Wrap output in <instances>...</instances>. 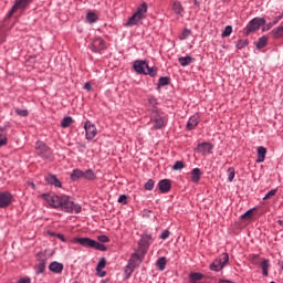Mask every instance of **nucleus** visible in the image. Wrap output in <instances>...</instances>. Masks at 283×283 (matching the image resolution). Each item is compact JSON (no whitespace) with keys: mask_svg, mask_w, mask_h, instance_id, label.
Segmentation results:
<instances>
[{"mask_svg":"<svg viewBox=\"0 0 283 283\" xmlns=\"http://www.w3.org/2000/svg\"><path fill=\"white\" fill-rule=\"evenodd\" d=\"M199 124H200V115L195 114L189 118L187 123V129L191 132L192 129H196V127H198Z\"/></svg>","mask_w":283,"mask_h":283,"instance_id":"obj_14","label":"nucleus"},{"mask_svg":"<svg viewBox=\"0 0 283 283\" xmlns=\"http://www.w3.org/2000/svg\"><path fill=\"white\" fill-rule=\"evenodd\" d=\"M72 123H74V119L71 116H66L62 119L61 127H63V129H67Z\"/></svg>","mask_w":283,"mask_h":283,"instance_id":"obj_32","label":"nucleus"},{"mask_svg":"<svg viewBox=\"0 0 283 283\" xmlns=\"http://www.w3.org/2000/svg\"><path fill=\"white\" fill-rule=\"evenodd\" d=\"M147 10H149V6L147 4V2H143L135 11V14H138L145 20L147 19Z\"/></svg>","mask_w":283,"mask_h":283,"instance_id":"obj_21","label":"nucleus"},{"mask_svg":"<svg viewBox=\"0 0 283 283\" xmlns=\"http://www.w3.org/2000/svg\"><path fill=\"white\" fill-rule=\"evenodd\" d=\"M247 45H249V40H247V39H244V40L240 39V40H238V42H237V44H235V48H237V50H242V49L247 48Z\"/></svg>","mask_w":283,"mask_h":283,"instance_id":"obj_36","label":"nucleus"},{"mask_svg":"<svg viewBox=\"0 0 283 283\" xmlns=\"http://www.w3.org/2000/svg\"><path fill=\"white\" fill-rule=\"evenodd\" d=\"M117 202L122 205H127V196L126 195H120L117 199Z\"/></svg>","mask_w":283,"mask_h":283,"instance_id":"obj_48","label":"nucleus"},{"mask_svg":"<svg viewBox=\"0 0 283 283\" xmlns=\"http://www.w3.org/2000/svg\"><path fill=\"white\" fill-rule=\"evenodd\" d=\"M169 83H170L169 77H167V76L160 77L158 87H165V86L169 85Z\"/></svg>","mask_w":283,"mask_h":283,"instance_id":"obj_41","label":"nucleus"},{"mask_svg":"<svg viewBox=\"0 0 283 283\" xmlns=\"http://www.w3.org/2000/svg\"><path fill=\"white\" fill-rule=\"evenodd\" d=\"M49 271H51V273H55V275L63 273V263L57 261L51 262L49 265Z\"/></svg>","mask_w":283,"mask_h":283,"instance_id":"obj_18","label":"nucleus"},{"mask_svg":"<svg viewBox=\"0 0 283 283\" xmlns=\"http://www.w3.org/2000/svg\"><path fill=\"white\" fill-rule=\"evenodd\" d=\"M12 193L10 191H0V209H6L12 205Z\"/></svg>","mask_w":283,"mask_h":283,"instance_id":"obj_7","label":"nucleus"},{"mask_svg":"<svg viewBox=\"0 0 283 283\" xmlns=\"http://www.w3.org/2000/svg\"><path fill=\"white\" fill-rule=\"evenodd\" d=\"M172 169L175 171H180V169H185V163L176 161L175 165L172 166Z\"/></svg>","mask_w":283,"mask_h":283,"instance_id":"obj_43","label":"nucleus"},{"mask_svg":"<svg viewBox=\"0 0 283 283\" xmlns=\"http://www.w3.org/2000/svg\"><path fill=\"white\" fill-rule=\"evenodd\" d=\"M260 268L262 270V275L264 277H269V269H271V260L264 259L263 261H261Z\"/></svg>","mask_w":283,"mask_h":283,"instance_id":"obj_23","label":"nucleus"},{"mask_svg":"<svg viewBox=\"0 0 283 283\" xmlns=\"http://www.w3.org/2000/svg\"><path fill=\"white\" fill-rule=\"evenodd\" d=\"M84 179L85 180H96V172L92 169H87L84 171Z\"/></svg>","mask_w":283,"mask_h":283,"instance_id":"obj_31","label":"nucleus"},{"mask_svg":"<svg viewBox=\"0 0 283 283\" xmlns=\"http://www.w3.org/2000/svg\"><path fill=\"white\" fill-rule=\"evenodd\" d=\"M251 216H253V210L252 209H250V210H248L245 213H243L242 216H241V218H251Z\"/></svg>","mask_w":283,"mask_h":283,"instance_id":"obj_52","label":"nucleus"},{"mask_svg":"<svg viewBox=\"0 0 283 283\" xmlns=\"http://www.w3.org/2000/svg\"><path fill=\"white\" fill-rule=\"evenodd\" d=\"M273 25H275L273 22H269V23L265 24V27L263 28V32H266V30H271V28H273Z\"/></svg>","mask_w":283,"mask_h":283,"instance_id":"obj_53","label":"nucleus"},{"mask_svg":"<svg viewBox=\"0 0 283 283\" xmlns=\"http://www.w3.org/2000/svg\"><path fill=\"white\" fill-rule=\"evenodd\" d=\"M136 268H134L133 265H130L129 263L125 266L124 269V275L126 277V280H129L132 277V273H134Z\"/></svg>","mask_w":283,"mask_h":283,"instance_id":"obj_33","label":"nucleus"},{"mask_svg":"<svg viewBox=\"0 0 283 283\" xmlns=\"http://www.w3.org/2000/svg\"><path fill=\"white\" fill-rule=\"evenodd\" d=\"M165 127H167V119L160 115H157L154 118V129H163Z\"/></svg>","mask_w":283,"mask_h":283,"instance_id":"obj_19","label":"nucleus"},{"mask_svg":"<svg viewBox=\"0 0 283 283\" xmlns=\"http://www.w3.org/2000/svg\"><path fill=\"white\" fill-rule=\"evenodd\" d=\"M97 240L99 241V242H109V237H107V235H105V234H102V235H99L98 238H97Z\"/></svg>","mask_w":283,"mask_h":283,"instance_id":"obj_49","label":"nucleus"},{"mask_svg":"<svg viewBox=\"0 0 283 283\" xmlns=\"http://www.w3.org/2000/svg\"><path fill=\"white\" fill-rule=\"evenodd\" d=\"M18 283H31L30 279H20Z\"/></svg>","mask_w":283,"mask_h":283,"instance_id":"obj_55","label":"nucleus"},{"mask_svg":"<svg viewBox=\"0 0 283 283\" xmlns=\"http://www.w3.org/2000/svg\"><path fill=\"white\" fill-rule=\"evenodd\" d=\"M195 6H198L200 2L198 0H193Z\"/></svg>","mask_w":283,"mask_h":283,"instance_id":"obj_59","label":"nucleus"},{"mask_svg":"<svg viewBox=\"0 0 283 283\" xmlns=\"http://www.w3.org/2000/svg\"><path fill=\"white\" fill-rule=\"evenodd\" d=\"M228 181L233 182V178H235V169L233 167H230L228 169Z\"/></svg>","mask_w":283,"mask_h":283,"instance_id":"obj_42","label":"nucleus"},{"mask_svg":"<svg viewBox=\"0 0 283 283\" xmlns=\"http://www.w3.org/2000/svg\"><path fill=\"white\" fill-rule=\"evenodd\" d=\"M233 32V27L227 25L226 29L223 30L221 36L224 39L227 36H231V33Z\"/></svg>","mask_w":283,"mask_h":283,"instance_id":"obj_40","label":"nucleus"},{"mask_svg":"<svg viewBox=\"0 0 283 283\" xmlns=\"http://www.w3.org/2000/svg\"><path fill=\"white\" fill-rule=\"evenodd\" d=\"M59 238L64 242L65 238H63V235L59 234Z\"/></svg>","mask_w":283,"mask_h":283,"instance_id":"obj_58","label":"nucleus"},{"mask_svg":"<svg viewBox=\"0 0 283 283\" xmlns=\"http://www.w3.org/2000/svg\"><path fill=\"white\" fill-rule=\"evenodd\" d=\"M189 277H190V283H198L200 282V280L205 279V274L199 272H193V273H190Z\"/></svg>","mask_w":283,"mask_h":283,"instance_id":"obj_28","label":"nucleus"},{"mask_svg":"<svg viewBox=\"0 0 283 283\" xmlns=\"http://www.w3.org/2000/svg\"><path fill=\"white\" fill-rule=\"evenodd\" d=\"M148 103L149 105H153V107H156V105H158V99H156V97H149Z\"/></svg>","mask_w":283,"mask_h":283,"instance_id":"obj_50","label":"nucleus"},{"mask_svg":"<svg viewBox=\"0 0 283 283\" xmlns=\"http://www.w3.org/2000/svg\"><path fill=\"white\" fill-rule=\"evenodd\" d=\"M268 43H269V36L262 35L261 38H259L256 42V50H262L266 48Z\"/></svg>","mask_w":283,"mask_h":283,"instance_id":"obj_26","label":"nucleus"},{"mask_svg":"<svg viewBox=\"0 0 283 283\" xmlns=\"http://www.w3.org/2000/svg\"><path fill=\"white\" fill-rule=\"evenodd\" d=\"M156 265L158 266L159 271H165V266H167V258H159L156 262Z\"/></svg>","mask_w":283,"mask_h":283,"instance_id":"obj_34","label":"nucleus"},{"mask_svg":"<svg viewBox=\"0 0 283 283\" xmlns=\"http://www.w3.org/2000/svg\"><path fill=\"white\" fill-rule=\"evenodd\" d=\"M86 21H88V23H96V21H98V15H96L94 12H88L86 15Z\"/></svg>","mask_w":283,"mask_h":283,"instance_id":"obj_35","label":"nucleus"},{"mask_svg":"<svg viewBox=\"0 0 283 283\" xmlns=\"http://www.w3.org/2000/svg\"><path fill=\"white\" fill-rule=\"evenodd\" d=\"M218 283H235V282H233L231 280H219Z\"/></svg>","mask_w":283,"mask_h":283,"instance_id":"obj_57","label":"nucleus"},{"mask_svg":"<svg viewBox=\"0 0 283 283\" xmlns=\"http://www.w3.org/2000/svg\"><path fill=\"white\" fill-rule=\"evenodd\" d=\"M265 158H266V149L264 148V146H261L258 148L256 163H264Z\"/></svg>","mask_w":283,"mask_h":283,"instance_id":"obj_27","label":"nucleus"},{"mask_svg":"<svg viewBox=\"0 0 283 283\" xmlns=\"http://www.w3.org/2000/svg\"><path fill=\"white\" fill-rule=\"evenodd\" d=\"M8 145V130L6 127H0V147Z\"/></svg>","mask_w":283,"mask_h":283,"instance_id":"obj_25","label":"nucleus"},{"mask_svg":"<svg viewBox=\"0 0 283 283\" xmlns=\"http://www.w3.org/2000/svg\"><path fill=\"white\" fill-rule=\"evenodd\" d=\"M275 193H277V189H272V190H270V191L263 197V200H271V198H273V196H275Z\"/></svg>","mask_w":283,"mask_h":283,"instance_id":"obj_45","label":"nucleus"},{"mask_svg":"<svg viewBox=\"0 0 283 283\" xmlns=\"http://www.w3.org/2000/svg\"><path fill=\"white\" fill-rule=\"evenodd\" d=\"M195 61H196V57L191 55L178 57V62L180 63L181 67H187L188 65H191V63H195Z\"/></svg>","mask_w":283,"mask_h":283,"instance_id":"obj_22","label":"nucleus"},{"mask_svg":"<svg viewBox=\"0 0 283 283\" xmlns=\"http://www.w3.org/2000/svg\"><path fill=\"white\" fill-rule=\"evenodd\" d=\"M169 235H170L169 230H165L164 232H161L160 239L161 240H167V238H169Z\"/></svg>","mask_w":283,"mask_h":283,"instance_id":"obj_51","label":"nucleus"},{"mask_svg":"<svg viewBox=\"0 0 283 283\" xmlns=\"http://www.w3.org/2000/svg\"><path fill=\"white\" fill-rule=\"evenodd\" d=\"M142 244L149 247V244H151V234H143Z\"/></svg>","mask_w":283,"mask_h":283,"instance_id":"obj_38","label":"nucleus"},{"mask_svg":"<svg viewBox=\"0 0 283 283\" xmlns=\"http://www.w3.org/2000/svg\"><path fill=\"white\" fill-rule=\"evenodd\" d=\"M45 180L49 185L57 187V189H61V187H63V184L61 182V180H59V178H56V175H48L45 177Z\"/></svg>","mask_w":283,"mask_h":283,"instance_id":"obj_20","label":"nucleus"},{"mask_svg":"<svg viewBox=\"0 0 283 283\" xmlns=\"http://www.w3.org/2000/svg\"><path fill=\"white\" fill-rule=\"evenodd\" d=\"M171 8L176 17H180V18L185 17V7L182 6V2H180L179 0H175L171 3Z\"/></svg>","mask_w":283,"mask_h":283,"instance_id":"obj_13","label":"nucleus"},{"mask_svg":"<svg viewBox=\"0 0 283 283\" xmlns=\"http://www.w3.org/2000/svg\"><path fill=\"white\" fill-rule=\"evenodd\" d=\"M148 65L149 64L147 63V61L136 60L133 64V67L137 74H145L147 72Z\"/></svg>","mask_w":283,"mask_h":283,"instance_id":"obj_11","label":"nucleus"},{"mask_svg":"<svg viewBox=\"0 0 283 283\" xmlns=\"http://www.w3.org/2000/svg\"><path fill=\"white\" fill-rule=\"evenodd\" d=\"M229 264V253L223 252L219 258L214 259V261L210 264V271H214L216 273H219V271H222L224 266Z\"/></svg>","mask_w":283,"mask_h":283,"instance_id":"obj_4","label":"nucleus"},{"mask_svg":"<svg viewBox=\"0 0 283 283\" xmlns=\"http://www.w3.org/2000/svg\"><path fill=\"white\" fill-rule=\"evenodd\" d=\"M258 258H260V254H253V255H252V262H253V264H255V260H258Z\"/></svg>","mask_w":283,"mask_h":283,"instance_id":"obj_56","label":"nucleus"},{"mask_svg":"<svg viewBox=\"0 0 283 283\" xmlns=\"http://www.w3.org/2000/svg\"><path fill=\"white\" fill-rule=\"evenodd\" d=\"M158 188L161 193H169L171 190V181L169 179H163L158 182Z\"/></svg>","mask_w":283,"mask_h":283,"instance_id":"obj_15","label":"nucleus"},{"mask_svg":"<svg viewBox=\"0 0 283 283\" xmlns=\"http://www.w3.org/2000/svg\"><path fill=\"white\" fill-rule=\"evenodd\" d=\"M84 90H86L87 92H92V84H90V82H86L84 84Z\"/></svg>","mask_w":283,"mask_h":283,"instance_id":"obj_54","label":"nucleus"},{"mask_svg":"<svg viewBox=\"0 0 283 283\" xmlns=\"http://www.w3.org/2000/svg\"><path fill=\"white\" fill-rule=\"evenodd\" d=\"M271 34L274 39H283V25L273 29Z\"/></svg>","mask_w":283,"mask_h":283,"instance_id":"obj_30","label":"nucleus"},{"mask_svg":"<svg viewBox=\"0 0 283 283\" xmlns=\"http://www.w3.org/2000/svg\"><path fill=\"white\" fill-rule=\"evenodd\" d=\"M200 178H202V170H200V168H193L191 170V181L195 182V185H198Z\"/></svg>","mask_w":283,"mask_h":283,"instance_id":"obj_24","label":"nucleus"},{"mask_svg":"<svg viewBox=\"0 0 283 283\" xmlns=\"http://www.w3.org/2000/svg\"><path fill=\"white\" fill-rule=\"evenodd\" d=\"M142 262H143V259L140 258V254H138L137 252H134L128 261V264L134 269H138Z\"/></svg>","mask_w":283,"mask_h":283,"instance_id":"obj_16","label":"nucleus"},{"mask_svg":"<svg viewBox=\"0 0 283 283\" xmlns=\"http://www.w3.org/2000/svg\"><path fill=\"white\" fill-rule=\"evenodd\" d=\"M84 129H85L86 140H94V138H96V134H98V129H96V125H94L92 122L87 120L84 124Z\"/></svg>","mask_w":283,"mask_h":283,"instance_id":"obj_6","label":"nucleus"},{"mask_svg":"<svg viewBox=\"0 0 283 283\" xmlns=\"http://www.w3.org/2000/svg\"><path fill=\"white\" fill-rule=\"evenodd\" d=\"M73 242L81 244V247H85L86 249H95L96 251H107V245L101 242H97L91 238H74Z\"/></svg>","mask_w":283,"mask_h":283,"instance_id":"obj_2","label":"nucleus"},{"mask_svg":"<svg viewBox=\"0 0 283 283\" xmlns=\"http://www.w3.org/2000/svg\"><path fill=\"white\" fill-rule=\"evenodd\" d=\"M156 74H158V69H156L155 66L149 67V65H148L146 69L145 75L154 77V76H156Z\"/></svg>","mask_w":283,"mask_h":283,"instance_id":"obj_37","label":"nucleus"},{"mask_svg":"<svg viewBox=\"0 0 283 283\" xmlns=\"http://www.w3.org/2000/svg\"><path fill=\"white\" fill-rule=\"evenodd\" d=\"M85 171L81 169H74L71 174V180H78L81 178H84Z\"/></svg>","mask_w":283,"mask_h":283,"instance_id":"obj_29","label":"nucleus"},{"mask_svg":"<svg viewBox=\"0 0 283 283\" xmlns=\"http://www.w3.org/2000/svg\"><path fill=\"white\" fill-rule=\"evenodd\" d=\"M264 23H266V20L264 18L252 19L245 27L247 36H249V34H252V32H258V30H260V27L264 25Z\"/></svg>","mask_w":283,"mask_h":283,"instance_id":"obj_5","label":"nucleus"},{"mask_svg":"<svg viewBox=\"0 0 283 283\" xmlns=\"http://www.w3.org/2000/svg\"><path fill=\"white\" fill-rule=\"evenodd\" d=\"M35 154L43 160H52V148L44 142L38 140L35 143Z\"/></svg>","mask_w":283,"mask_h":283,"instance_id":"obj_3","label":"nucleus"},{"mask_svg":"<svg viewBox=\"0 0 283 283\" xmlns=\"http://www.w3.org/2000/svg\"><path fill=\"white\" fill-rule=\"evenodd\" d=\"M32 2V0H15L14 6L12 7V9L9 11L8 17H12V14H14V12H17V10H23L27 6H30V3Z\"/></svg>","mask_w":283,"mask_h":283,"instance_id":"obj_9","label":"nucleus"},{"mask_svg":"<svg viewBox=\"0 0 283 283\" xmlns=\"http://www.w3.org/2000/svg\"><path fill=\"white\" fill-rule=\"evenodd\" d=\"M143 21H145L143 18H140L139 14L135 13L133 14L126 23H124L125 28H134V25H143Z\"/></svg>","mask_w":283,"mask_h":283,"instance_id":"obj_10","label":"nucleus"},{"mask_svg":"<svg viewBox=\"0 0 283 283\" xmlns=\"http://www.w3.org/2000/svg\"><path fill=\"white\" fill-rule=\"evenodd\" d=\"M106 48V42L103 40V38H94V40L91 43V50L92 52H103Z\"/></svg>","mask_w":283,"mask_h":283,"instance_id":"obj_8","label":"nucleus"},{"mask_svg":"<svg viewBox=\"0 0 283 283\" xmlns=\"http://www.w3.org/2000/svg\"><path fill=\"white\" fill-rule=\"evenodd\" d=\"M41 273H45V262H40L38 269H36V275H41Z\"/></svg>","mask_w":283,"mask_h":283,"instance_id":"obj_44","label":"nucleus"},{"mask_svg":"<svg viewBox=\"0 0 283 283\" xmlns=\"http://www.w3.org/2000/svg\"><path fill=\"white\" fill-rule=\"evenodd\" d=\"M105 266H107V259L102 258L96 266V272L99 277H105V275H107V272L103 271Z\"/></svg>","mask_w":283,"mask_h":283,"instance_id":"obj_17","label":"nucleus"},{"mask_svg":"<svg viewBox=\"0 0 283 283\" xmlns=\"http://www.w3.org/2000/svg\"><path fill=\"white\" fill-rule=\"evenodd\" d=\"M154 185H155L154 180L153 179H148L147 182L145 184V189L147 191H151V190H154Z\"/></svg>","mask_w":283,"mask_h":283,"instance_id":"obj_46","label":"nucleus"},{"mask_svg":"<svg viewBox=\"0 0 283 283\" xmlns=\"http://www.w3.org/2000/svg\"><path fill=\"white\" fill-rule=\"evenodd\" d=\"M189 36H191V30L186 29L181 32V34L179 35L180 41H186V39H189Z\"/></svg>","mask_w":283,"mask_h":283,"instance_id":"obj_39","label":"nucleus"},{"mask_svg":"<svg viewBox=\"0 0 283 283\" xmlns=\"http://www.w3.org/2000/svg\"><path fill=\"white\" fill-rule=\"evenodd\" d=\"M42 198L52 209H61L64 213H81V211H83L81 205L72 201V198L66 195L59 196L54 192H50L43 193Z\"/></svg>","mask_w":283,"mask_h":283,"instance_id":"obj_1","label":"nucleus"},{"mask_svg":"<svg viewBox=\"0 0 283 283\" xmlns=\"http://www.w3.org/2000/svg\"><path fill=\"white\" fill-rule=\"evenodd\" d=\"M15 114H17L18 116L25 117V116H29L30 112H28V109H20V108H17V109H15Z\"/></svg>","mask_w":283,"mask_h":283,"instance_id":"obj_47","label":"nucleus"},{"mask_svg":"<svg viewBox=\"0 0 283 283\" xmlns=\"http://www.w3.org/2000/svg\"><path fill=\"white\" fill-rule=\"evenodd\" d=\"M197 151L203 156L207 154H213V144L211 143H201L197 146Z\"/></svg>","mask_w":283,"mask_h":283,"instance_id":"obj_12","label":"nucleus"}]
</instances>
